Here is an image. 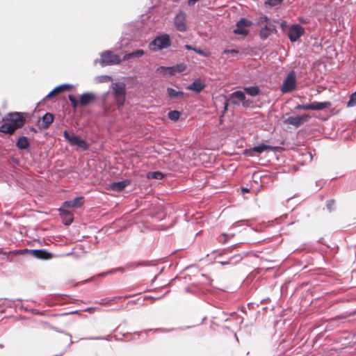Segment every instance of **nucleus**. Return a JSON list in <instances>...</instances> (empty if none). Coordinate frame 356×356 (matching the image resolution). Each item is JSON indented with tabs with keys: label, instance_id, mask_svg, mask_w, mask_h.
Masks as SVG:
<instances>
[{
	"label": "nucleus",
	"instance_id": "obj_3",
	"mask_svg": "<svg viewBox=\"0 0 356 356\" xmlns=\"http://www.w3.org/2000/svg\"><path fill=\"white\" fill-rule=\"evenodd\" d=\"M113 93L119 106H122L125 101L126 85L123 82L112 84Z\"/></svg>",
	"mask_w": 356,
	"mask_h": 356
},
{
	"label": "nucleus",
	"instance_id": "obj_18",
	"mask_svg": "<svg viewBox=\"0 0 356 356\" xmlns=\"http://www.w3.org/2000/svg\"><path fill=\"white\" fill-rule=\"evenodd\" d=\"M130 184L129 180H123L121 181L113 182L111 184L110 188L114 191H121Z\"/></svg>",
	"mask_w": 356,
	"mask_h": 356
},
{
	"label": "nucleus",
	"instance_id": "obj_38",
	"mask_svg": "<svg viewBox=\"0 0 356 356\" xmlns=\"http://www.w3.org/2000/svg\"><path fill=\"white\" fill-rule=\"evenodd\" d=\"M223 53L225 54H236L238 53V50H236V49H226L223 51Z\"/></svg>",
	"mask_w": 356,
	"mask_h": 356
},
{
	"label": "nucleus",
	"instance_id": "obj_27",
	"mask_svg": "<svg viewBox=\"0 0 356 356\" xmlns=\"http://www.w3.org/2000/svg\"><path fill=\"white\" fill-rule=\"evenodd\" d=\"M271 149L270 146L263 144V145L254 146L251 150L253 152H258V153H262L264 151H266L267 149Z\"/></svg>",
	"mask_w": 356,
	"mask_h": 356
},
{
	"label": "nucleus",
	"instance_id": "obj_15",
	"mask_svg": "<svg viewBox=\"0 0 356 356\" xmlns=\"http://www.w3.org/2000/svg\"><path fill=\"white\" fill-rule=\"evenodd\" d=\"M95 99V95L92 92H85L79 97V105L84 106Z\"/></svg>",
	"mask_w": 356,
	"mask_h": 356
},
{
	"label": "nucleus",
	"instance_id": "obj_41",
	"mask_svg": "<svg viewBox=\"0 0 356 356\" xmlns=\"http://www.w3.org/2000/svg\"><path fill=\"white\" fill-rule=\"evenodd\" d=\"M185 48L188 50H193L194 51V47H193L192 46L189 45V44H186L185 45Z\"/></svg>",
	"mask_w": 356,
	"mask_h": 356
},
{
	"label": "nucleus",
	"instance_id": "obj_2",
	"mask_svg": "<svg viewBox=\"0 0 356 356\" xmlns=\"http://www.w3.org/2000/svg\"><path fill=\"white\" fill-rule=\"evenodd\" d=\"M170 40L168 34H163L157 36L153 41L149 43V49L152 51H158L166 49L170 46Z\"/></svg>",
	"mask_w": 356,
	"mask_h": 356
},
{
	"label": "nucleus",
	"instance_id": "obj_33",
	"mask_svg": "<svg viewBox=\"0 0 356 356\" xmlns=\"http://www.w3.org/2000/svg\"><path fill=\"white\" fill-rule=\"evenodd\" d=\"M68 98L73 108H75L79 105V100L77 101L73 95H69Z\"/></svg>",
	"mask_w": 356,
	"mask_h": 356
},
{
	"label": "nucleus",
	"instance_id": "obj_21",
	"mask_svg": "<svg viewBox=\"0 0 356 356\" xmlns=\"http://www.w3.org/2000/svg\"><path fill=\"white\" fill-rule=\"evenodd\" d=\"M70 88H71V86L68 85V84H63V85L58 86L56 87L54 90H52L47 95L46 98H50L52 96L55 95L56 94L60 93V92L64 91L65 90H68Z\"/></svg>",
	"mask_w": 356,
	"mask_h": 356
},
{
	"label": "nucleus",
	"instance_id": "obj_5",
	"mask_svg": "<svg viewBox=\"0 0 356 356\" xmlns=\"http://www.w3.org/2000/svg\"><path fill=\"white\" fill-rule=\"evenodd\" d=\"M296 75L294 71H290L286 77L283 81L281 91L282 93H288L296 88Z\"/></svg>",
	"mask_w": 356,
	"mask_h": 356
},
{
	"label": "nucleus",
	"instance_id": "obj_35",
	"mask_svg": "<svg viewBox=\"0 0 356 356\" xmlns=\"http://www.w3.org/2000/svg\"><path fill=\"white\" fill-rule=\"evenodd\" d=\"M259 22L261 24H263V23H265L267 24V23H273L270 19L269 18L266 16V15H262L260 17V19H259Z\"/></svg>",
	"mask_w": 356,
	"mask_h": 356
},
{
	"label": "nucleus",
	"instance_id": "obj_31",
	"mask_svg": "<svg viewBox=\"0 0 356 356\" xmlns=\"http://www.w3.org/2000/svg\"><path fill=\"white\" fill-rule=\"evenodd\" d=\"M356 105V92H353L350 96L349 101L347 102L348 107H353Z\"/></svg>",
	"mask_w": 356,
	"mask_h": 356
},
{
	"label": "nucleus",
	"instance_id": "obj_29",
	"mask_svg": "<svg viewBox=\"0 0 356 356\" xmlns=\"http://www.w3.org/2000/svg\"><path fill=\"white\" fill-rule=\"evenodd\" d=\"M181 113L177 111H171L168 113V116L170 120L176 121L180 117Z\"/></svg>",
	"mask_w": 356,
	"mask_h": 356
},
{
	"label": "nucleus",
	"instance_id": "obj_39",
	"mask_svg": "<svg viewBox=\"0 0 356 356\" xmlns=\"http://www.w3.org/2000/svg\"><path fill=\"white\" fill-rule=\"evenodd\" d=\"M334 200H328L327 202V204H326V206H327V208L328 209L329 211H331L332 210V207L334 204Z\"/></svg>",
	"mask_w": 356,
	"mask_h": 356
},
{
	"label": "nucleus",
	"instance_id": "obj_11",
	"mask_svg": "<svg viewBox=\"0 0 356 356\" xmlns=\"http://www.w3.org/2000/svg\"><path fill=\"white\" fill-rule=\"evenodd\" d=\"M305 33L304 29L299 24L292 25L288 33L289 38L291 42L297 41Z\"/></svg>",
	"mask_w": 356,
	"mask_h": 356
},
{
	"label": "nucleus",
	"instance_id": "obj_10",
	"mask_svg": "<svg viewBox=\"0 0 356 356\" xmlns=\"http://www.w3.org/2000/svg\"><path fill=\"white\" fill-rule=\"evenodd\" d=\"M186 69V65L184 63H179L172 67H163L161 66L157 69V71L163 73L164 74L173 75L176 72H182Z\"/></svg>",
	"mask_w": 356,
	"mask_h": 356
},
{
	"label": "nucleus",
	"instance_id": "obj_43",
	"mask_svg": "<svg viewBox=\"0 0 356 356\" xmlns=\"http://www.w3.org/2000/svg\"><path fill=\"white\" fill-rule=\"evenodd\" d=\"M232 263L230 260L225 261V262H221L222 265H225Z\"/></svg>",
	"mask_w": 356,
	"mask_h": 356
},
{
	"label": "nucleus",
	"instance_id": "obj_32",
	"mask_svg": "<svg viewBox=\"0 0 356 356\" xmlns=\"http://www.w3.org/2000/svg\"><path fill=\"white\" fill-rule=\"evenodd\" d=\"M234 236V234H228L222 233L219 237V241L222 243H225L229 238Z\"/></svg>",
	"mask_w": 356,
	"mask_h": 356
},
{
	"label": "nucleus",
	"instance_id": "obj_25",
	"mask_svg": "<svg viewBox=\"0 0 356 356\" xmlns=\"http://www.w3.org/2000/svg\"><path fill=\"white\" fill-rule=\"evenodd\" d=\"M147 177L150 179H161L163 175L161 172H149L147 175Z\"/></svg>",
	"mask_w": 356,
	"mask_h": 356
},
{
	"label": "nucleus",
	"instance_id": "obj_44",
	"mask_svg": "<svg viewBox=\"0 0 356 356\" xmlns=\"http://www.w3.org/2000/svg\"><path fill=\"white\" fill-rule=\"evenodd\" d=\"M242 191H243V192H248V191H249V189H248V188H242Z\"/></svg>",
	"mask_w": 356,
	"mask_h": 356
},
{
	"label": "nucleus",
	"instance_id": "obj_8",
	"mask_svg": "<svg viewBox=\"0 0 356 356\" xmlns=\"http://www.w3.org/2000/svg\"><path fill=\"white\" fill-rule=\"evenodd\" d=\"M174 24L179 31L185 32L187 30L186 13L180 10L175 17Z\"/></svg>",
	"mask_w": 356,
	"mask_h": 356
},
{
	"label": "nucleus",
	"instance_id": "obj_9",
	"mask_svg": "<svg viewBox=\"0 0 356 356\" xmlns=\"http://www.w3.org/2000/svg\"><path fill=\"white\" fill-rule=\"evenodd\" d=\"M252 25V22L245 18L241 19L236 25V28L233 32L236 35H246L248 34L249 31L248 27Z\"/></svg>",
	"mask_w": 356,
	"mask_h": 356
},
{
	"label": "nucleus",
	"instance_id": "obj_13",
	"mask_svg": "<svg viewBox=\"0 0 356 356\" xmlns=\"http://www.w3.org/2000/svg\"><path fill=\"white\" fill-rule=\"evenodd\" d=\"M309 118V116L306 114L302 115L291 116L285 120V122L298 127L300 126L304 122H306Z\"/></svg>",
	"mask_w": 356,
	"mask_h": 356
},
{
	"label": "nucleus",
	"instance_id": "obj_6",
	"mask_svg": "<svg viewBox=\"0 0 356 356\" xmlns=\"http://www.w3.org/2000/svg\"><path fill=\"white\" fill-rule=\"evenodd\" d=\"M122 60L119 56L113 54L111 51H106L102 54V59L100 63L102 65H118L121 63Z\"/></svg>",
	"mask_w": 356,
	"mask_h": 356
},
{
	"label": "nucleus",
	"instance_id": "obj_34",
	"mask_svg": "<svg viewBox=\"0 0 356 356\" xmlns=\"http://www.w3.org/2000/svg\"><path fill=\"white\" fill-rule=\"evenodd\" d=\"M194 51L196 52L197 54H198L199 55L204 56V57H207L209 55V53L208 51H205L200 49L195 48Z\"/></svg>",
	"mask_w": 356,
	"mask_h": 356
},
{
	"label": "nucleus",
	"instance_id": "obj_14",
	"mask_svg": "<svg viewBox=\"0 0 356 356\" xmlns=\"http://www.w3.org/2000/svg\"><path fill=\"white\" fill-rule=\"evenodd\" d=\"M60 215L66 225H70L73 221V215L66 208L61 207L59 209Z\"/></svg>",
	"mask_w": 356,
	"mask_h": 356
},
{
	"label": "nucleus",
	"instance_id": "obj_17",
	"mask_svg": "<svg viewBox=\"0 0 356 356\" xmlns=\"http://www.w3.org/2000/svg\"><path fill=\"white\" fill-rule=\"evenodd\" d=\"M83 204V197H78L74 198L72 200L66 201L65 202L62 207H65L66 209L67 208H79Z\"/></svg>",
	"mask_w": 356,
	"mask_h": 356
},
{
	"label": "nucleus",
	"instance_id": "obj_16",
	"mask_svg": "<svg viewBox=\"0 0 356 356\" xmlns=\"http://www.w3.org/2000/svg\"><path fill=\"white\" fill-rule=\"evenodd\" d=\"M205 83L200 79H195L191 85L188 86L186 88L189 90L199 93L205 88Z\"/></svg>",
	"mask_w": 356,
	"mask_h": 356
},
{
	"label": "nucleus",
	"instance_id": "obj_24",
	"mask_svg": "<svg viewBox=\"0 0 356 356\" xmlns=\"http://www.w3.org/2000/svg\"><path fill=\"white\" fill-rule=\"evenodd\" d=\"M247 94L252 97H255L259 93V89L257 86H250L244 88Z\"/></svg>",
	"mask_w": 356,
	"mask_h": 356
},
{
	"label": "nucleus",
	"instance_id": "obj_30",
	"mask_svg": "<svg viewBox=\"0 0 356 356\" xmlns=\"http://www.w3.org/2000/svg\"><path fill=\"white\" fill-rule=\"evenodd\" d=\"M98 83H107L112 81V77L108 75L99 76L96 78Z\"/></svg>",
	"mask_w": 356,
	"mask_h": 356
},
{
	"label": "nucleus",
	"instance_id": "obj_7",
	"mask_svg": "<svg viewBox=\"0 0 356 356\" xmlns=\"http://www.w3.org/2000/svg\"><path fill=\"white\" fill-rule=\"evenodd\" d=\"M245 94L243 93V92L238 90V91L232 92L229 95V99H226L224 103V111L223 112L225 113L226 111L227 110V107L229 105V101H230L231 103L234 105H238L239 102H243V105H245Z\"/></svg>",
	"mask_w": 356,
	"mask_h": 356
},
{
	"label": "nucleus",
	"instance_id": "obj_23",
	"mask_svg": "<svg viewBox=\"0 0 356 356\" xmlns=\"http://www.w3.org/2000/svg\"><path fill=\"white\" fill-rule=\"evenodd\" d=\"M16 146L19 149H26L29 147V143L28 141V138L26 137V136H22L20 137L17 143H16Z\"/></svg>",
	"mask_w": 356,
	"mask_h": 356
},
{
	"label": "nucleus",
	"instance_id": "obj_19",
	"mask_svg": "<svg viewBox=\"0 0 356 356\" xmlns=\"http://www.w3.org/2000/svg\"><path fill=\"white\" fill-rule=\"evenodd\" d=\"M32 254L40 259H49L51 258V254L44 250H31Z\"/></svg>",
	"mask_w": 356,
	"mask_h": 356
},
{
	"label": "nucleus",
	"instance_id": "obj_26",
	"mask_svg": "<svg viewBox=\"0 0 356 356\" xmlns=\"http://www.w3.org/2000/svg\"><path fill=\"white\" fill-rule=\"evenodd\" d=\"M54 121V115L50 113H47L42 118V122L45 124L46 127H48Z\"/></svg>",
	"mask_w": 356,
	"mask_h": 356
},
{
	"label": "nucleus",
	"instance_id": "obj_28",
	"mask_svg": "<svg viewBox=\"0 0 356 356\" xmlns=\"http://www.w3.org/2000/svg\"><path fill=\"white\" fill-rule=\"evenodd\" d=\"M168 95L170 98H175L179 96H182L184 93L181 91H177L175 89L168 88L167 90Z\"/></svg>",
	"mask_w": 356,
	"mask_h": 356
},
{
	"label": "nucleus",
	"instance_id": "obj_12",
	"mask_svg": "<svg viewBox=\"0 0 356 356\" xmlns=\"http://www.w3.org/2000/svg\"><path fill=\"white\" fill-rule=\"evenodd\" d=\"M276 32V27L273 23H267L263 26L259 32V36L262 40L266 39L271 34Z\"/></svg>",
	"mask_w": 356,
	"mask_h": 356
},
{
	"label": "nucleus",
	"instance_id": "obj_20",
	"mask_svg": "<svg viewBox=\"0 0 356 356\" xmlns=\"http://www.w3.org/2000/svg\"><path fill=\"white\" fill-rule=\"evenodd\" d=\"M331 105L329 102H314L310 103V110L321 111L325 108L329 107Z\"/></svg>",
	"mask_w": 356,
	"mask_h": 356
},
{
	"label": "nucleus",
	"instance_id": "obj_42",
	"mask_svg": "<svg viewBox=\"0 0 356 356\" xmlns=\"http://www.w3.org/2000/svg\"><path fill=\"white\" fill-rule=\"evenodd\" d=\"M233 259H236V261H235V262H237V261H238L239 260H241V256H239V255H236V256H234V257H233Z\"/></svg>",
	"mask_w": 356,
	"mask_h": 356
},
{
	"label": "nucleus",
	"instance_id": "obj_40",
	"mask_svg": "<svg viewBox=\"0 0 356 356\" xmlns=\"http://www.w3.org/2000/svg\"><path fill=\"white\" fill-rule=\"evenodd\" d=\"M199 0H188V4L189 6H193L196 2H197Z\"/></svg>",
	"mask_w": 356,
	"mask_h": 356
},
{
	"label": "nucleus",
	"instance_id": "obj_36",
	"mask_svg": "<svg viewBox=\"0 0 356 356\" xmlns=\"http://www.w3.org/2000/svg\"><path fill=\"white\" fill-rule=\"evenodd\" d=\"M296 109H302V110H310V104H299L296 106Z\"/></svg>",
	"mask_w": 356,
	"mask_h": 356
},
{
	"label": "nucleus",
	"instance_id": "obj_45",
	"mask_svg": "<svg viewBox=\"0 0 356 356\" xmlns=\"http://www.w3.org/2000/svg\"><path fill=\"white\" fill-rule=\"evenodd\" d=\"M149 298H152V299H154V300H157V299H158V298H152V297H149Z\"/></svg>",
	"mask_w": 356,
	"mask_h": 356
},
{
	"label": "nucleus",
	"instance_id": "obj_37",
	"mask_svg": "<svg viewBox=\"0 0 356 356\" xmlns=\"http://www.w3.org/2000/svg\"><path fill=\"white\" fill-rule=\"evenodd\" d=\"M283 0H268V3L270 6H275L280 3Z\"/></svg>",
	"mask_w": 356,
	"mask_h": 356
},
{
	"label": "nucleus",
	"instance_id": "obj_4",
	"mask_svg": "<svg viewBox=\"0 0 356 356\" xmlns=\"http://www.w3.org/2000/svg\"><path fill=\"white\" fill-rule=\"evenodd\" d=\"M63 136L65 138L66 140L68 141V143L72 146H76L78 147L81 148L83 150H87L88 149V145L79 136L74 134H70L67 130H65L63 131Z\"/></svg>",
	"mask_w": 356,
	"mask_h": 356
},
{
	"label": "nucleus",
	"instance_id": "obj_1",
	"mask_svg": "<svg viewBox=\"0 0 356 356\" xmlns=\"http://www.w3.org/2000/svg\"><path fill=\"white\" fill-rule=\"evenodd\" d=\"M2 121L3 124L0 126V131L11 135L24 125L26 119L23 113L13 112L8 113Z\"/></svg>",
	"mask_w": 356,
	"mask_h": 356
},
{
	"label": "nucleus",
	"instance_id": "obj_22",
	"mask_svg": "<svg viewBox=\"0 0 356 356\" xmlns=\"http://www.w3.org/2000/svg\"><path fill=\"white\" fill-rule=\"evenodd\" d=\"M145 54V51L142 49H138L131 53H128L124 54L123 56V60H128L131 58H140L143 56Z\"/></svg>",
	"mask_w": 356,
	"mask_h": 356
}]
</instances>
